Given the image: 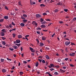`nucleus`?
<instances>
[{"mask_svg": "<svg viewBox=\"0 0 76 76\" xmlns=\"http://www.w3.org/2000/svg\"><path fill=\"white\" fill-rule=\"evenodd\" d=\"M31 52H32V53H34L35 52V50H32L31 51Z\"/></svg>", "mask_w": 76, "mask_h": 76, "instance_id": "774afa93", "label": "nucleus"}, {"mask_svg": "<svg viewBox=\"0 0 76 76\" xmlns=\"http://www.w3.org/2000/svg\"><path fill=\"white\" fill-rule=\"evenodd\" d=\"M68 59H69V58H65V60H66V61H67Z\"/></svg>", "mask_w": 76, "mask_h": 76, "instance_id": "13d9d810", "label": "nucleus"}, {"mask_svg": "<svg viewBox=\"0 0 76 76\" xmlns=\"http://www.w3.org/2000/svg\"><path fill=\"white\" fill-rule=\"evenodd\" d=\"M21 18L23 20H22L23 22V23H26V22H27V21H28V20H27L25 19V17L21 16Z\"/></svg>", "mask_w": 76, "mask_h": 76, "instance_id": "f257e3e1", "label": "nucleus"}, {"mask_svg": "<svg viewBox=\"0 0 76 76\" xmlns=\"http://www.w3.org/2000/svg\"><path fill=\"white\" fill-rule=\"evenodd\" d=\"M42 63H44V64L45 63V60H42Z\"/></svg>", "mask_w": 76, "mask_h": 76, "instance_id": "79ce46f5", "label": "nucleus"}, {"mask_svg": "<svg viewBox=\"0 0 76 76\" xmlns=\"http://www.w3.org/2000/svg\"><path fill=\"white\" fill-rule=\"evenodd\" d=\"M1 31H2V32H4H4H6V31H5V29H3Z\"/></svg>", "mask_w": 76, "mask_h": 76, "instance_id": "bb28decb", "label": "nucleus"}, {"mask_svg": "<svg viewBox=\"0 0 76 76\" xmlns=\"http://www.w3.org/2000/svg\"><path fill=\"white\" fill-rule=\"evenodd\" d=\"M45 57H46L47 59L48 60V59H50V57L46 55L45 56Z\"/></svg>", "mask_w": 76, "mask_h": 76, "instance_id": "4468645a", "label": "nucleus"}, {"mask_svg": "<svg viewBox=\"0 0 76 76\" xmlns=\"http://www.w3.org/2000/svg\"><path fill=\"white\" fill-rule=\"evenodd\" d=\"M54 70V69L53 68H51L50 69V70L51 71H52V70Z\"/></svg>", "mask_w": 76, "mask_h": 76, "instance_id": "49530a36", "label": "nucleus"}, {"mask_svg": "<svg viewBox=\"0 0 76 76\" xmlns=\"http://www.w3.org/2000/svg\"><path fill=\"white\" fill-rule=\"evenodd\" d=\"M12 48H14V49H15V50H16V49H18V48L17 47V46H16L15 45H13L12 46Z\"/></svg>", "mask_w": 76, "mask_h": 76, "instance_id": "7ed1b4c3", "label": "nucleus"}, {"mask_svg": "<svg viewBox=\"0 0 76 76\" xmlns=\"http://www.w3.org/2000/svg\"><path fill=\"white\" fill-rule=\"evenodd\" d=\"M18 38H22V36L20 35H19L18 36Z\"/></svg>", "mask_w": 76, "mask_h": 76, "instance_id": "f3484780", "label": "nucleus"}, {"mask_svg": "<svg viewBox=\"0 0 76 76\" xmlns=\"http://www.w3.org/2000/svg\"><path fill=\"white\" fill-rule=\"evenodd\" d=\"M54 75H58V72H54Z\"/></svg>", "mask_w": 76, "mask_h": 76, "instance_id": "f704fd0d", "label": "nucleus"}, {"mask_svg": "<svg viewBox=\"0 0 76 76\" xmlns=\"http://www.w3.org/2000/svg\"><path fill=\"white\" fill-rule=\"evenodd\" d=\"M27 67H28V68H30V69H31V66H30L28 65Z\"/></svg>", "mask_w": 76, "mask_h": 76, "instance_id": "0e129e2a", "label": "nucleus"}, {"mask_svg": "<svg viewBox=\"0 0 76 76\" xmlns=\"http://www.w3.org/2000/svg\"><path fill=\"white\" fill-rule=\"evenodd\" d=\"M60 71L61 73H64L66 72V71L63 70L61 69H60Z\"/></svg>", "mask_w": 76, "mask_h": 76, "instance_id": "f8f14e48", "label": "nucleus"}, {"mask_svg": "<svg viewBox=\"0 0 76 76\" xmlns=\"http://www.w3.org/2000/svg\"><path fill=\"white\" fill-rule=\"evenodd\" d=\"M0 35L2 37H4L5 35L4 33L3 32H1L0 34Z\"/></svg>", "mask_w": 76, "mask_h": 76, "instance_id": "39448f33", "label": "nucleus"}, {"mask_svg": "<svg viewBox=\"0 0 76 76\" xmlns=\"http://www.w3.org/2000/svg\"><path fill=\"white\" fill-rule=\"evenodd\" d=\"M35 3H36L34 1H33L32 3H31V5H33V4H35Z\"/></svg>", "mask_w": 76, "mask_h": 76, "instance_id": "412c9836", "label": "nucleus"}, {"mask_svg": "<svg viewBox=\"0 0 76 76\" xmlns=\"http://www.w3.org/2000/svg\"><path fill=\"white\" fill-rule=\"evenodd\" d=\"M15 45H17V46H18V47H19V46H20V44H15Z\"/></svg>", "mask_w": 76, "mask_h": 76, "instance_id": "37998d69", "label": "nucleus"}, {"mask_svg": "<svg viewBox=\"0 0 76 76\" xmlns=\"http://www.w3.org/2000/svg\"><path fill=\"white\" fill-rule=\"evenodd\" d=\"M39 64H38V62H37L35 63V66L36 67H38V65Z\"/></svg>", "mask_w": 76, "mask_h": 76, "instance_id": "dca6fc26", "label": "nucleus"}, {"mask_svg": "<svg viewBox=\"0 0 76 76\" xmlns=\"http://www.w3.org/2000/svg\"><path fill=\"white\" fill-rule=\"evenodd\" d=\"M75 53H70L69 54L70 56H75Z\"/></svg>", "mask_w": 76, "mask_h": 76, "instance_id": "423d86ee", "label": "nucleus"}, {"mask_svg": "<svg viewBox=\"0 0 76 76\" xmlns=\"http://www.w3.org/2000/svg\"><path fill=\"white\" fill-rule=\"evenodd\" d=\"M63 23V21H59V23L62 24V23Z\"/></svg>", "mask_w": 76, "mask_h": 76, "instance_id": "bf43d9fd", "label": "nucleus"}, {"mask_svg": "<svg viewBox=\"0 0 76 76\" xmlns=\"http://www.w3.org/2000/svg\"><path fill=\"white\" fill-rule=\"evenodd\" d=\"M23 63H24L25 64H27V62H26L25 61H23Z\"/></svg>", "mask_w": 76, "mask_h": 76, "instance_id": "c03bdc74", "label": "nucleus"}, {"mask_svg": "<svg viewBox=\"0 0 76 76\" xmlns=\"http://www.w3.org/2000/svg\"><path fill=\"white\" fill-rule=\"evenodd\" d=\"M63 69H66V66H63L62 67Z\"/></svg>", "mask_w": 76, "mask_h": 76, "instance_id": "6e6d98bb", "label": "nucleus"}, {"mask_svg": "<svg viewBox=\"0 0 76 76\" xmlns=\"http://www.w3.org/2000/svg\"><path fill=\"white\" fill-rule=\"evenodd\" d=\"M76 20V18H74L73 19V21H75Z\"/></svg>", "mask_w": 76, "mask_h": 76, "instance_id": "09e8293b", "label": "nucleus"}, {"mask_svg": "<svg viewBox=\"0 0 76 76\" xmlns=\"http://www.w3.org/2000/svg\"><path fill=\"white\" fill-rule=\"evenodd\" d=\"M40 27H41L42 28H45L46 26H45V25H42L40 26Z\"/></svg>", "mask_w": 76, "mask_h": 76, "instance_id": "9b49d317", "label": "nucleus"}, {"mask_svg": "<svg viewBox=\"0 0 76 76\" xmlns=\"http://www.w3.org/2000/svg\"><path fill=\"white\" fill-rule=\"evenodd\" d=\"M58 12V10L57 9H55L54 11V12L56 13V12Z\"/></svg>", "mask_w": 76, "mask_h": 76, "instance_id": "6ab92c4d", "label": "nucleus"}, {"mask_svg": "<svg viewBox=\"0 0 76 76\" xmlns=\"http://www.w3.org/2000/svg\"><path fill=\"white\" fill-rule=\"evenodd\" d=\"M29 49L30 50H31V51L32 50H33V48L31 47H30Z\"/></svg>", "mask_w": 76, "mask_h": 76, "instance_id": "a19ab883", "label": "nucleus"}, {"mask_svg": "<svg viewBox=\"0 0 76 76\" xmlns=\"http://www.w3.org/2000/svg\"><path fill=\"white\" fill-rule=\"evenodd\" d=\"M5 26L6 28H7V29L9 28V26Z\"/></svg>", "mask_w": 76, "mask_h": 76, "instance_id": "72a5a7b5", "label": "nucleus"}, {"mask_svg": "<svg viewBox=\"0 0 76 76\" xmlns=\"http://www.w3.org/2000/svg\"><path fill=\"white\" fill-rule=\"evenodd\" d=\"M2 44L4 45H6V42H5V41H2Z\"/></svg>", "mask_w": 76, "mask_h": 76, "instance_id": "a878e982", "label": "nucleus"}, {"mask_svg": "<svg viewBox=\"0 0 76 76\" xmlns=\"http://www.w3.org/2000/svg\"><path fill=\"white\" fill-rule=\"evenodd\" d=\"M64 11H65V12H67V11H68V10H67V9H64Z\"/></svg>", "mask_w": 76, "mask_h": 76, "instance_id": "8fccbe9b", "label": "nucleus"}, {"mask_svg": "<svg viewBox=\"0 0 76 76\" xmlns=\"http://www.w3.org/2000/svg\"><path fill=\"white\" fill-rule=\"evenodd\" d=\"M9 49L10 50H11V51H13V50H14V49H13V48H10Z\"/></svg>", "mask_w": 76, "mask_h": 76, "instance_id": "4c0bfd02", "label": "nucleus"}, {"mask_svg": "<svg viewBox=\"0 0 76 76\" xmlns=\"http://www.w3.org/2000/svg\"><path fill=\"white\" fill-rule=\"evenodd\" d=\"M57 61L59 63H60V61H61V59H58L57 60Z\"/></svg>", "mask_w": 76, "mask_h": 76, "instance_id": "e433bc0d", "label": "nucleus"}, {"mask_svg": "<svg viewBox=\"0 0 76 76\" xmlns=\"http://www.w3.org/2000/svg\"><path fill=\"white\" fill-rule=\"evenodd\" d=\"M18 66H20V62L18 63Z\"/></svg>", "mask_w": 76, "mask_h": 76, "instance_id": "338daca9", "label": "nucleus"}, {"mask_svg": "<svg viewBox=\"0 0 76 76\" xmlns=\"http://www.w3.org/2000/svg\"><path fill=\"white\" fill-rule=\"evenodd\" d=\"M46 23V22L45 21L41 22V24H45V23Z\"/></svg>", "mask_w": 76, "mask_h": 76, "instance_id": "393cba45", "label": "nucleus"}, {"mask_svg": "<svg viewBox=\"0 0 76 76\" xmlns=\"http://www.w3.org/2000/svg\"><path fill=\"white\" fill-rule=\"evenodd\" d=\"M7 60L8 61L9 60L10 61H12V60L11 59H10L8 58H7Z\"/></svg>", "mask_w": 76, "mask_h": 76, "instance_id": "5fc2aeb1", "label": "nucleus"}, {"mask_svg": "<svg viewBox=\"0 0 76 76\" xmlns=\"http://www.w3.org/2000/svg\"><path fill=\"white\" fill-rule=\"evenodd\" d=\"M23 72H20V75H23Z\"/></svg>", "mask_w": 76, "mask_h": 76, "instance_id": "a18cd8bd", "label": "nucleus"}, {"mask_svg": "<svg viewBox=\"0 0 76 76\" xmlns=\"http://www.w3.org/2000/svg\"><path fill=\"white\" fill-rule=\"evenodd\" d=\"M12 25H13L14 26H15V23H14V22H12V23H11Z\"/></svg>", "mask_w": 76, "mask_h": 76, "instance_id": "58836bf2", "label": "nucleus"}, {"mask_svg": "<svg viewBox=\"0 0 76 76\" xmlns=\"http://www.w3.org/2000/svg\"><path fill=\"white\" fill-rule=\"evenodd\" d=\"M32 24L33 25H35V26H37V23L35 21H33L32 22Z\"/></svg>", "mask_w": 76, "mask_h": 76, "instance_id": "20e7f679", "label": "nucleus"}, {"mask_svg": "<svg viewBox=\"0 0 76 76\" xmlns=\"http://www.w3.org/2000/svg\"><path fill=\"white\" fill-rule=\"evenodd\" d=\"M50 66L52 67H55L54 65L53 64H50Z\"/></svg>", "mask_w": 76, "mask_h": 76, "instance_id": "2f4dec72", "label": "nucleus"}, {"mask_svg": "<svg viewBox=\"0 0 76 76\" xmlns=\"http://www.w3.org/2000/svg\"><path fill=\"white\" fill-rule=\"evenodd\" d=\"M1 38L3 40H4V39H6V38H5V37H1Z\"/></svg>", "mask_w": 76, "mask_h": 76, "instance_id": "3c124183", "label": "nucleus"}, {"mask_svg": "<svg viewBox=\"0 0 76 76\" xmlns=\"http://www.w3.org/2000/svg\"><path fill=\"white\" fill-rule=\"evenodd\" d=\"M12 36H13V38H15L16 36V34L15 33H13L12 34Z\"/></svg>", "mask_w": 76, "mask_h": 76, "instance_id": "4be33fe9", "label": "nucleus"}, {"mask_svg": "<svg viewBox=\"0 0 76 76\" xmlns=\"http://www.w3.org/2000/svg\"><path fill=\"white\" fill-rule=\"evenodd\" d=\"M46 20L47 21H51V20L50 19H47Z\"/></svg>", "mask_w": 76, "mask_h": 76, "instance_id": "052dcab7", "label": "nucleus"}, {"mask_svg": "<svg viewBox=\"0 0 76 76\" xmlns=\"http://www.w3.org/2000/svg\"><path fill=\"white\" fill-rule=\"evenodd\" d=\"M44 45V44H43L42 43L40 42L39 43V46L40 47H42L43 45Z\"/></svg>", "mask_w": 76, "mask_h": 76, "instance_id": "1a4fd4ad", "label": "nucleus"}, {"mask_svg": "<svg viewBox=\"0 0 76 76\" xmlns=\"http://www.w3.org/2000/svg\"><path fill=\"white\" fill-rule=\"evenodd\" d=\"M41 7H44L45 5L44 4H41L40 5Z\"/></svg>", "mask_w": 76, "mask_h": 76, "instance_id": "473e14b6", "label": "nucleus"}, {"mask_svg": "<svg viewBox=\"0 0 76 76\" xmlns=\"http://www.w3.org/2000/svg\"><path fill=\"white\" fill-rule=\"evenodd\" d=\"M29 37V35H26V36H25V38L26 39H27V40L28 41V37Z\"/></svg>", "mask_w": 76, "mask_h": 76, "instance_id": "0eeeda50", "label": "nucleus"}, {"mask_svg": "<svg viewBox=\"0 0 76 76\" xmlns=\"http://www.w3.org/2000/svg\"><path fill=\"white\" fill-rule=\"evenodd\" d=\"M70 44V42H65V45L67 46L69 45Z\"/></svg>", "mask_w": 76, "mask_h": 76, "instance_id": "f03ea898", "label": "nucleus"}, {"mask_svg": "<svg viewBox=\"0 0 76 76\" xmlns=\"http://www.w3.org/2000/svg\"><path fill=\"white\" fill-rule=\"evenodd\" d=\"M40 21L41 22H42L44 21V20L42 19V18H41L40 19Z\"/></svg>", "mask_w": 76, "mask_h": 76, "instance_id": "c9c22d12", "label": "nucleus"}, {"mask_svg": "<svg viewBox=\"0 0 76 76\" xmlns=\"http://www.w3.org/2000/svg\"><path fill=\"white\" fill-rule=\"evenodd\" d=\"M70 66L71 67H74V65L73 64H70Z\"/></svg>", "mask_w": 76, "mask_h": 76, "instance_id": "69168bd1", "label": "nucleus"}, {"mask_svg": "<svg viewBox=\"0 0 76 76\" xmlns=\"http://www.w3.org/2000/svg\"><path fill=\"white\" fill-rule=\"evenodd\" d=\"M5 9H6V10H9V9H8V7H7V6L5 7Z\"/></svg>", "mask_w": 76, "mask_h": 76, "instance_id": "ea45409f", "label": "nucleus"}, {"mask_svg": "<svg viewBox=\"0 0 76 76\" xmlns=\"http://www.w3.org/2000/svg\"><path fill=\"white\" fill-rule=\"evenodd\" d=\"M20 50H21V51H23V48H22V47H20Z\"/></svg>", "mask_w": 76, "mask_h": 76, "instance_id": "864d4df0", "label": "nucleus"}, {"mask_svg": "<svg viewBox=\"0 0 76 76\" xmlns=\"http://www.w3.org/2000/svg\"><path fill=\"white\" fill-rule=\"evenodd\" d=\"M42 15H47V14L45 12L44 13H43L42 14Z\"/></svg>", "mask_w": 76, "mask_h": 76, "instance_id": "603ef678", "label": "nucleus"}, {"mask_svg": "<svg viewBox=\"0 0 76 76\" xmlns=\"http://www.w3.org/2000/svg\"><path fill=\"white\" fill-rule=\"evenodd\" d=\"M37 33L38 34H40V32L39 31H37Z\"/></svg>", "mask_w": 76, "mask_h": 76, "instance_id": "4d7b16f0", "label": "nucleus"}, {"mask_svg": "<svg viewBox=\"0 0 76 76\" xmlns=\"http://www.w3.org/2000/svg\"><path fill=\"white\" fill-rule=\"evenodd\" d=\"M45 37H42V40H45Z\"/></svg>", "mask_w": 76, "mask_h": 76, "instance_id": "7c9ffc66", "label": "nucleus"}, {"mask_svg": "<svg viewBox=\"0 0 76 76\" xmlns=\"http://www.w3.org/2000/svg\"><path fill=\"white\" fill-rule=\"evenodd\" d=\"M15 67L14 66H12V67L11 68L12 70H13L15 69Z\"/></svg>", "mask_w": 76, "mask_h": 76, "instance_id": "680f3d73", "label": "nucleus"}, {"mask_svg": "<svg viewBox=\"0 0 76 76\" xmlns=\"http://www.w3.org/2000/svg\"><path fill=\"white\" fill-rule=\"evenodd\" d=\"M20 26H21V27H23V26H25V24H24L23 23H21L20 24Z\"/></svg>", "mask_w": 76, "mask_h": 76, "instance_id": "6e6552de", "label": "nucleus"}, {"mask_svg": "<svg viewBox=\"0 0 76 76\" xmlns=\"http://www.w3.org/2000/svg\"><path fill=\"white\" fill-rule=\"evenodd\" d=\"M20 41L19 40H16V43H20Z\"/></svg>", "mask_w": 76, "mask_h": 76, "instance_id": "ddd939ff", "label": "nucleus"}, {"mask_svg": "<svg viewBox=\"0 0 76 76\" xmlns=\"http://www.w3.org/2000/svg\"><path fill=\"white\" fill-rule=\"evenodd\" d=\"M6 69H4L2 70V72H3V73H6Z\"/></svg>", "mask_w": 76, "mask_h": 76, "instance_id": "a211bd4d", "label": "nucleus"}, {"mask_svg": "<svg viewBox=\"0 0 76 76\" xmlns=\"http://www.w3.org/2000/svg\"><path fill=\"white\" fill-rule=\"evenodd\" d=\"M4 21V19H2L0 20V22H2Z\"/></svg>", "mask_w": 76, "mask_h": 76, "instance_id": "cd10ccee", "label": "nucleus"}, {"mask_svg": "<svg viewBox=\"0 0 76 76\" xmlns=\"http://www.w3.org/2000/svg\"><path fill=\"white\" fill-rule=\"evenodd\" d=\"M37 30H39V31H40V30H41V28H37Z\"/></svg>", "mask_w": 76, "mask_h": 76, "instance_id": "c85d7f7f", "label": "nucleus"}, {"mask_svg": "<svg viewBox=\"0 0 76 76\" xmlns=\"http://www.w3.org/2000/svg\"><path fill=\"white\" fill-rule=\"evenodd\" d=\"M58 5H59V6H61L62 5V3H59L58 4H57Z\"/></svg>", "mask_w": 76, "mask_h": 76, "instance_id": "c756f323", "label": "nucleus"}, {"mask_svg": "<svg viewBox=\"0 0 76 76\" xmlns=\"http://www.w3.org/2000/svg\"><path fill=\"white\" fill-rule=\"evenodd\" d=\"M9 26L10 28H12V27H13V26H12V25L11 24H9Z\"/></svg>", "mask_w": 76, "mask_h": 76, "instance_id": "b1692460", "label": "nucleus"}, {"mask_svg": "<svg viewBox=\"0 0 76 76\" xmlns=\"http://www.w3.org/2000/svg\"><path fill=\"white\" fill-rule=\"evenodd\" d=\"M8 18L9 17L7 16H5L4 17V19H8Z\"/></svg>", "mask_w": 76, "mask_h": 76, "instance_id": "aec40b11", "label": "nucleus"}, {"mask_svg": "<svg viewBox=\"0 0 76 76\" xmlns=\"http://www.w3.org/2000/svg\"><path fill=\"white\" fill-rule=\"evenodd\" d=\"M18 3H19V6H22V4H21V2L20 1H19L18 2Z\"/></svg>", "mask_w": 76, "mask_h": 76, "instance_id": "5701e85b", "label": "nucleus"}, {"mask_svg": "<svg viewBox=\"0 0 76 76\" xmlns=\"http://www.w3.org/2000/svg\"><path fill=\"white\" fill-rule=\"evenodd\" d=\"M36 16L37 18H39L41 16V15L39 14H36Z\"/></svg>", "mask_w": 76, "mask_h": 76, "instance_id": "9d476101", "label": "nucleus"}, {"mask_svg": "<svg viewBox=\"0 0 76 76\" xmlns=\"http://www.w3.org/2000/svg\"><path fill=\"white\" fill-rule=\"evenodd\" d=\"M23 17H25V18H26L27 17H28V16H27V15L25 14H24L23 15Z\"/></svg>", "mask_w": 76, "mask_h": 76, "instance_id": "2eb2a0df", "label": "nucleus"}, {"mask_svg": "<svg viewBox=\"0 0 76 76\" xmlns=\"http://www.w3.org/2000/svg\"><path fill=\"white\" fill-rule=\"evenodd\" d=\"M1 62H3L4 61V59H1Z\"/></svg>", "mask_w": 76, "mask_h": 76, "instance_id": "de8ad7c7", "label": "nucleus"}, {"mask_svg": "<svg viewBox=\"0 0 76 76\" xmlns=\"http://www.w3.org/2000/svg\"><path fill=\"white\" fill-rule=\"evenodd\" d=\"M55 35V33H54L53 34V35H52V37H54V36Z\"/></svg>", "mask_w": 76, "mask_h": 76, "instance_id": "e2e57ef3", "label": "nucleus"}]
</instances>
